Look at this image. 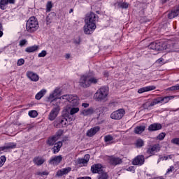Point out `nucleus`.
<instances>
[{
  "mask_svg": "<svg viewBox=\"0 0 179 179\" xmlns=\"http://www.w3.org/2000/svg\"><path fill=\"white\" fill-rule=\"evenodd\" d=\"M61 101H69L71 103L73 107H76L79 104V97L76 95L72 94H65L59 98H56L52 101V104H55L56 106L52 109L49 115L48 120L50 121H54L57 117H58V113H59V104H61Z\"/></svg>",
  "mask_w": 179,
  "mask_h": 179,
  "instance_id": "f257e3e1",
  "label": "nucleus"
},
{
  "mask_svg": "<svg viewBox=\"0 0 179 179\" xmlns=\"http://www.w3.org/2000/svg\"><path fill=\"white\" fill-rule=\"evenodd\" d=\"M99 17L94 13H90L88 16L85 18V24L84 26V33L85 34H92L94 30H96Z\"/></svg>",
  "mask_w": 179,
  "mask_h": 179,
  "instance_id": "f03ea898",
  "label": "nucleus"
},
{
  "mask_svg": "<svg viewBox=\"0 0 179 179\" xmlns=\"http://www.w3.org/2000/svg\"><path fill=\"white\" fill-rule=\"evenodd\" d=\"M98 82L99 79L97 78L88 73L80 76L78 83L80 87L87 89V87H90L92 85H96Z\"/></svg>",
  "mask_w": 179,
  "mask_h": 179,
  "instance_id": "7ed1b4c3",
  "label": "nucleus"
},
{
  "mask_svg": "<svg viewBox=\"0 0 179 179\" xmlns=\"http://www.w3.org/2000/svg\"><path fill=\"white\" fill-rule=\"evenodd\" d=\"M177 96H159L152 100L151 103L148 106H143L145 110H150L151 107L157 106V104H166L170 100H173Z\"/></svg>",
  "mask_w": 179,
  "mask_h": 179,
  "instance_id": "20e7f679",
  "label": "nucleus"
},
{
  "mask_svg": "<svg viewBox=\"0 0 179 179\" xmlns=\"http://www.w3.org/2000/svg\"><path fill=\"white\" fill-rule=\"evenodd\" d=\"M68 120L72 121V118L69 115V112L67 110H63L62 115L60 118H58L56 122H55V127L59 128V127H66L68 123Z\"/></svg>",
  "mask_w": 179,
  "mask_h": 179,
  "instance_id": "39448f33",
  "label": "nucleus"
},
{
  "mask_svg": "<svg viewBox=\"0 0 179 179\" xmlns=\"http://www.w3.org/2000/svg\"><path fill=\"white\" fill-rule=\"evenodd\" d=\"M38 20L34 16L30 17L26 24V29L28 33H34L38 30Z\"/></svg>",
  "mask_w": 179,
  "mask_h": 179,
  "instance_id": "423d86ee",
  "label": "nucleus"
},
{
  "mask_svg": "<svg viewBox=\"0 0 179 179\" xmlns=\"http://www.w3.org/2000/svg\"><path fill=\"white\" fill-rule=\"evenodd\" d=\"M108 96V87H101L99 88L94 94L95 100L97 101H103L107 100Z\"/></svg>",
  "mask_w": 179,
  "mask_h": 179,
  "instance_id": "0eeeda50",
  "label": "nucleus"
},
{
  "mask_svg": "<svg viewBox=\"0 0 179 179\" xmlns=\"http://www.w3.org/2000/svg\"><path fill=\"white\" fill-rule=\"evenodd\" d=\"M125 115V110L120 108L110 114V118L112 120H121L122 117Z\"/></svg>",
  "mask_w": 179,
  "mask_h": 179,
  "instance_id": "6e6552de",
  "label": "nucleus"
},
{
  "mask_svg": "<svg viewBox=\"0 0 179 179\" xmlns=\"http://www.w3.org/2000/svg\"><path fill=\"white\" fill-rule=\"evenodd\" d=\"M148 47L150 50H155V51H163V50H166V48H167L166 45H162V43H160V42L151 43Z\"/></svg>",
  "mask_w": 179,
  "mask_h": 179,
  "instance_id": "1a4fd4ad",
  "label": "nucleus"
},
{
  "mask_svg": "<svg viewBox=\"0 0 179 179\" xmlns=\"http://www.w3.org/2000/svg\"><path fill=\"white\" fill-rule=\"evenodd\" d=\"M61 135H62V131H57L55 136L50 137L47 141L48 145H49V146H54L55 142L61 137Z\"/></svg>",
  "mask_w": 179,
  "mask_h": 179,
  "instance_id": "9d476101",
  "label": "nucleus"
},
{
  "mask_svg": "<svg viewBox=\"0 0 179 179\" xmlns=\"http://www.w3.org/2000/svg\"><path fill=\"white\" fill-rule=\"evenodd\" d=\"M89 160H90V155L89 154H87L84 156L83 158H78L77 159V163L81 167H86V166H87V164L89 163Z\"/></svg>",
  "mask_w": 179,
  "mask_h": 179,
  "instance_id": "9b49d317",
  "label": "nucleus"
},
{
  "mask_svg": "<svg viewBox=\"0 0 179 179\" xmlns=\"http://www.w3.org/2000/svg\"><path fill=\"white\" fill-rule=\"evenodd\" d=\"M108 162L112 166H118V164L122 163V159L118 157L113 155L108 157Z\"/></svg>",
  "mask_w": 179,
  "mask_h": 179,
  "instance_id": "f8f14e48",
  "label": "nucleus"
},
{
  "mask_svg": "<svg viewBox=\"0 0 179 179\" xmlns=\"http://www.w3.org/2000/svg\"><path fill=\"white\" fill-rule=\"evenodd\" d=\"M144 163H145V156L143 155H138L134 159L132 162V164L134 166H142Z\"/></svg>",
  "mask_w": 179,
  "mask_h": 179,
  "instance_id": "ddd939ff",
  "label": "nucleus"
},
{
  "mask_svg": "<svg viewBox=\"0 0 179 179\" xmlns=\"http://www.w3.org/2000/svg\"><path fill=\"white\" fill-rule=\"evenodd\" d=\"M61 162H62V155H57L52 157L50 159L49 164H52V166H58Z\"/></svg>",
  "mask_w": 179,
  "mask_h": 179,
  "instance_id": "4468645a",
  "label": "nucleus"
},
{
  "mask_svg": "<svg viewBox=\"0 0 179 179\" xmlns=\"http://www.w3.org/2000/svg\"><path fill=\"white\" fill-rule=\"evenodd\" d=\"M159 150H160V146L159 145V144H155L148 148L147 153L148 155H150L151 156H153L155 153H157V152H159Z\"/></svg>",
  "mask_w": 179,
  "mask_h": 179,
  "instance_id": "2eb2a0df",
  "label": "nucleus"
},
{
  "mask_svg": "<svg viewBox=\"0 0 179 179\" xmlns=\"http://www.w3.org/2000/svg\"><path fill=\"white\" fill-rule=\"evenodd\" d=\"M91 171L95 174H101L103 173V166L101 164H96L91 167Z\"/></svg>",
  "mask_w": 179,
  "mask_h": 179,
  "instance_id": "dca6fc26",
  "label": "nucleus"
},
{
  "mask_svg": "<svg viewBox=\"0 0 179 179\" xmlns=\"http://www.w3.org/2000/svg\"><path fill=\"white\" fill-rule=\"evenodd\" d=\"M27 76L28 79H29L32 82H38V80L40 79V77H38V75H37V73L33 71H27Z\"/></svg>",
  "mask_w": 179,
  "mask_h": 179,
  "instance_id": "f3484780",
  "label": "nucleus"
},
{
  "mask_svg": "<svg viewBox=\"0 0 179 179\" xmlns=\"http://www.w3.org/2000/svg\"><path fill=\"white\" fill-rule=\"evenodd\" d=\"M156 86L150 85L147 87H143L138 90V93L142 94V93H145L146 92H152V90H155Z\"/></svg>",
  "mask_w": 179,
  "mask_h": 179,
  "instance_id": "a211bd4d",
  "label": "nucleus"
},
{
  "mask_svg": "<svg viewBox=\"0 0 179 179\" xmlns=\"http://www.w3.org/2000/svg\"><path fill=\"white\" fill-rule=\"evenodd\" d=\"M16 143H8L4 146L0 148V153L4 150H9V149H15Z\"/></svg>",
  "mask_w": 179,
  "mask_h": 179,
  "instance_id": "6ab92c4d",
  "label": "nucleus"
},
{
  "mask_svg": "<svg viewBox=\"0 0 179 179\" xmlns=\"http://www.w3.org/2000/svg\"><path fill=\"white\" fill-rule=\"evenodd\" d=\"M71 170H72L71 167L62 169L57 171L56 173V177H62V176H65L68 174V173H70Z\"/></svg>",
  "mask_w": 179,
  "mask_h": 179,
  "instance_id": "aec40b11",
  "label": "nucleus"
},
{
  "mask_svg": "<svg viewBox=\"0 0 179 179\" xmlns=\"http://www.w3.org/2000/svg\"><path fill=\"white\" fill-rule=\"evenodd\" d=\"M80 114L81 115H84V117H88L89 115L94 114V109L93 108L83 109L80 111Z\"/></svg>",
  "mask_w": 179,
  "mask_h": 179,
  "instance_id": "412c9836",
  "label": "nucleus"
},
{
  "mask_svg": "<svg viewBox=\"0 0 179 179\" xmlns=\"http://www.w3.org/2000/svg\"><path fill=\"white\" fill-rule=\"evenodd\" d=\"M99 131H100V127L99 126L94 127V128H91L87 131V136H94V135H96V134H97Z\"/></svg>",
  "mask_w": 179,
  "mask_h": 179,
  "instance_id": "4be33fe9",
  "label": "nucleus"
},
{
  "mask_svg": "<svg viewBox=\"0 0 179 179\" xmlns=\"http://www.w3.org/2000/svg\"><path fill=\"white\" fill-rule=\"evenodd\" d=\"M162 129V124L159 123H154L148 127V131L152 132L153 131H159Z\"/></svg>",
  "mask_w": 179,
  "mask_h": 179,
  "instance_id": "5701e85b",
  "label": "nucleus"
},
{
  "mask_svg": "<svg viewBox=\"0 0 179 179\" xmlns=\"http://www.w3.org/2000/svg\"><path fill=\"white\" fill-rule=\"evenodd\" d=\"M61 148H62V141L55 143V146L52 148L54 155H57L61 150Z\"/></svg>",
  "mask_w": 179,
  "mask_h": 179,
  "instance_id": "b1692460",
  "label": "nucleus"
},
{
  "mask_svg": "<svg viewBox=\"0 0 179 179\" xmlns=\"http://www.w3.org/2000/svg\"><path fill=\"white\" fill-rule=\"evenodd\" d=\"M44 162H45V159H44L43 157H35L33 159V162L34 163V164H36V166H41L42 164H44Z\"/></svg>",
  "mask_w": 179,
  "mask_h": 179,
  "instance_id": "393cba45",
  "label": "nucleus"
},
{
  "mask_svg": "<svg viewBox=\"0 0 179 179\" xmlns=\"http://www.w3.org/2000/svg\"><path fill=\"white\" fill-rule=\"evenodd\" d=\"M59 94V88H56L55 90L50 94L48 99L50 101L52 102V100H55V97H57Z\"/></svg>",
  "mask_w": 179,
  "mask_h": 179,
  "instance_id": "a878e982",
  "label": "nucleus"
},
{
  "mask_svg": "<svg viewBox=\"0 0 179 179\" xmlns=\"http://www.w3.org/2000/svg\"><path fill=\"white\" fill-rule=\"evenodd\" d=\"M179 15V6L177 7L176 9L172 10L169 15V19H174V17H177Z\"/></svg>",
  "mask_w": 179,
  "mask_h": 179,
  "instance_id": "bb28decb",
  "label": "nucleus"
},
{
  "mask_svg": "<svg viewBox=\"0 0 179 179\" xmlns=\"http://www.w3.org/2000/svg\"><path fill=\"white\" fill-rule=\"evenodd\" d=\"M57 16V14L55 12H52L48 14L46 17L47 24H51L52 23V20Z\"/></svg>",
  "mask_w": 179,
  "mask_h": 179,
  "instance_id": "cd10ccee",
  "label": "nucleus"
},
{
  "mask_svg": "<svg viewBox=\"0 0 179 179\" xmlns=\"http://www.w3.org/2000/svg\"><path fill=\"white\" fill-rule=\"evenodd\" d=\"M145 129H146L145 126H137L134 128V133H136V135H141V134L145 131Z\"/></svg>",
  "mask_w": 179,
  "mask_h": 179,
  "instance_id": "c85d7f7f",
  "label": "nucleus"
},
{
  "mask_svg": "<svg viewBox=\"0 0 179 179\" xmlns=\"http://www.w3.org/2000/svg\"><path fill=\"white\" fill-rule=\"evenodd\" d=\"M47 93V90L45 89L41 90L39 92H38L36 96L35 99L36 100H41L42 97H44V95Z\"/></svg>",
  "mask_w": 179,
  "mask_h": 179,
  "instance_id": "c756f323",
  "label": "nucleus"
},
{
  "mask_svg": "<svg viewBox=\"0 0 179 179\" xmlns=\"http://www.w3.org/2000/svg\"><path fill=\"white\" fill-rule=\"evenodd\" d=\"M37 50H38V45H33V46H29V47H27L26 49H25V52H34L36 51H37Z\"/></svg>",
  "mask_w": 179,
  "mask_h": 179,
  "instance_id": "7c9ffc66",
  "label": "nucleus"
},
{
  "mask_svg": "<svg viewBox=\"0 0 179 179\" xmlns=\"http://www.w3.org/2000/svg\"><path fill=\"white\" fill-rule=\"evenodd\" d=\"M28 115L31 118H36V117H37V115H38V113H37V111L34 110H29L28 113Z\"/></svg>",
  "mask_w": 179,
  "mask_h": 179,
  "instance_id": "2f4dec72",
  "label": "nucleus"
},
{
  "mask_svg": "<svg viewBox=\"0 0 179 179\" xmlns=\"http://www.w3.org/2000/svg\"><path fill=\"white\" fill-rule=\"evenodd\" d=\"M6 5H8V0H1L0 8H1L3 10H5V9H6Z\"/></svg>",
  "mask_w": 179,
  "mask_h": 179,
  "instance_id": "473e14b6",
  "label": "nucleus"
},
{
  "mask_svg": "<svg viewBox=\"0 0 179 179\" xmlns=\"http://www.w3.org/2000/svg\"><path fill=\"white\" fill-rule=\"evenodd\" d=\"M79 110L80 109L78 107L71 108L70 109V113H69L70 117H71V115H73L74 114H76V113H79Z\"/></svg>",
  "mask_w": 179,
  "mask_h": 179,
  "instance_id": "72a5a7b5",
  "label": "nucleus"
},
{
  "mask_svg": "<svg viewBox=\"0 0 179 179\" xmlns=\"http://www.w3.org/2000/svg\"><path fill=\"white\" fill-rule=\"evenodd\" d=\"M117 5L122 9H128V6H129V4L127 2H119Z\"/></svg>",
  "mask_w": 179,
  "mask_h": 179,
  "instance_id": "f704fd0d",
  "label": "nucleus"
},
{
  "mask_svg": "<svg viewBox=\"0 0 179 179\" xmlns=\"http://www.w3.org/2000/svg\"><path fill=\"white\" fill-rule=\"evenodd\" d=\"M143 145H145L143 140H142L141 138L136 140V148H142V146H143Z\"/></svg>",
  "mask_w": 179,
  "mask_h": 179,
  "instance_id": "c9c22d12",
  "label": "nucleus"
},
{
  "mask_svg": "<svg viewBox=\"0 0 179 179\" xmlns=\"http://www.w3.org/2000/svg\"><path fill=\"white\" fill-rule=\"evenodd\" d=\"M114 138L111 135H107L104 136V142L106 143H110L111 141H113Z\"/></svg>",
  "mask_w": 179,
  "mask_h": 179,
  "instance_id": "e433bc0d",
  "label": "nucleus"
},
{
  "mask_svg": "<svg viewBox=\"0 0 179 179\" xmlns=\"http://www.w3.org/2000/svg\"><path fill=\"white\" fill-rule=\"evenodd\" d=\"M51 9H52V2L48 1L46 4V12H51Z\"/></svg>",
  "mask_w": 179,
  "mask_h": 179,
  "instance_id": "4c0bfd02",
  "label": "nucleus"
},
{
  "mask_svg": "<svg viewBox=\"0 0 179 179\" xmlns=\"http://www.w3.org/2000/svg\"><path fill=\"white\" fill-rule=\"evenodd\" d=\"M5 162H6V157L3 155L0 157V167H2L5 164Z\"/></svg>",
  "mask_w": 179,
  "mask_h": 179,
  "instance_id": "58836bf2",
  "label": "nucleus"
},
{
  "mask_svg": "<svg viewBox=\"0 0 179 179\" xmlns=\"http://www.w3.org/2000/svg\"><path fill=\"white\" fill-rule=\"evenodd\" d=\"M168 90H171V92L179 90V84H176L174 86L170 87L169 88H168Z\"/></svg>",
  "mask_w": 179,
  "mask_h": 179,
  "instance_id": "ea45409f",
  "label": "nucleus"
},
{
  "mask_svg": "<svg viewBox=\"0 0 179 179\" xmlns=\"http://www.w3.org/2000/svg\"><path fill=\"white\" fill-rule=\"evenodd\" d=\"M45 55H47V51L42 50L41 52H40L38 55V58H44V57H45Z\"/></svg>",
  "mask_w": 179,
  "mask_h": 179,
  "instance_id": "a19ab883",
  "label": "nucleus"
},
{
  "mask_svg": "<svg viewBox=\"0 0 179 179\" xmlns=\"http://www.w3.org/2000/svg\"><path fill=\"white\" fill-rule=\"evenodd\" d=\"M171 143H173V145H178V146H179V138H173L171 141Z\"/></svg>",
  "mask_w": 179,
  "mask_h": 179,
  "instance_id": "79ce46f5",
  "label": "nucleus"
},
{
  "mask_svg": "<svg viewBox=\"0 0 179 179\" xmlns=\"http://www.w3.org/2000/svg\"><path fill=\"white\" fill-rule=\"evenodd\" d=\"M164 138H166V133H161L157 136V139H159V141H163Z\"/></svg>",
  "mask_w": 179,
  "mask_h": 179,
  "instance_id": "37998d69",
  "label": "nucleus"
},
{
  "mask_svg": "<svg viewBox=\"0 0 179 179\" xmlns=\"http://www.w3.org/2000/svg\"><path fill=\"white\" fill-rule=\"evenodd\" d=\"M99 179H107L108 178V176H107V173H100Z\"/></svg>",
  "mask_w": 179,
  "mask_h": 179,
  "instance_id": "c03bdc74",
  "label": "nucleus"
},
{
  "mask_svg": "<svg viewBox=\"0 0 179 179\" xmlns=\"http://www.w3.org/2000/svg\"><path fill=\"white\" fill-rule=\"evenodd\" d=\"M27 44V40L26 39H22L20 41L19 45L20 47H23Z\"/></svg>",
  "mask_w": 179,
  "mask_h": 179,
  "instance_id": "a18cd8bd",
  "label": "nucleus"
},
{
  "mask_svg": "<svg viewBox=\"0 0 179 179\" xmlns=\"http://www.w3.org/2000/svg\"><path fill=\"white\" fill-rule=\"evenodd\" d=\"M24 64V59H20L17 60V66H22Z\"/></svg>",
  "mask_w": 179,
  "mask_h": 179,
  "instance_id": "49530a36",
  "label": "nucleus"
},
{
  "mask_svg": "<svg viewBox=\"0 0 179 179\" xmlns=\"http://www.w3.org/2000/svg\"><path fill=\"white\" fill-rule=\"evenodd\" d=\"M173 170H174V166H170V168L167 169L166 174H170V173H173Z\"/></svg>",
  "mask_w": 179,
  "mask_h": 179,
  "instance_id": "de8ad7c7",
  "label": "nucleus"
},
{
  "mask_svg": "<svg viewBox=\"0 0 179 179\" xmlns=\"http://www.w3.org/2000/svg\"><path fill=\"white\" fill-rule=\"evenodd\" d=\"M169 159V157H159V159H158V163L159 162H162V160H168Z\"/></svg>",
  "mask_w": 179,
  "mask_h": 179,
  "instance_id": "09e8293b",
  "label": "nucleus"
},
{
  "mask_svg": "<svg viewBox=\"0 0 179 179\" xmlns=\"http://www.w3.org/2000/svg\"><path fill=\"white\" fill-rule=\"evenodd\" d=\"M3 36V32L2 31V24L0 23V37Z\"/></svg>",
  "mask_w": 179,
  "mask_h": 179,
  "instance_id": "8fccbe9b",
  "label": "nucleus"
},
{
  "mask_svg": "<svg viewBox=\"0 0 179 179\" xmlns=\"http://www.w3.org/2000/svg\"><path fill=\"white\" fill-rule=\"evenodd\" d=\"M82 107H84V108H87V107H89V103H82Z\"/></svg>",
  "mask_w": 179,
  "mask_h": 179,
  "instance_id": "3c124183",
  "label": "nucleus"
},
{
  "mask_svg": "<svg viewBox=\"0 0 179 179\" xmlns=\"http://www.w3.org/2000/svg\"><path fill=\"white\" fill-rule=\"evenodd\" d=\"M77 179H92V178H90L89 176H84V177H80Z\"/></svg>",
  "mask_w": 179,
  "mask_h": 179,
  "instance_id": "603ef678",
  "label": "nucleus"
},
{
  "mask_svg": "<svg viewBox=\"0 0 179 179\" xmlns=\"http://www.w3.org/2000/svg\"><path fill=\"white\" fill-rule=\"evenodd\" d=\"M157 64H162L163 62V58H159L157 60Z\"/></svg>",
  "mask_w": 179,
  "mask_h": 179,
  "instance_id": "864d4df0",
  "label": "nucleus"
},
{
  "mask_svg": "<svg viewBox=\"0 0 179 179\" xmlns=\"http://www.w3.org/2000/svg\"><path fill=\"white\" fill-rule=\"evenodd\" d=\"M65 58L66 59H69V58H71V55L69 53L66 54Z\"/></svg>",
  "mask_w": 179,
  "mask_h": 179,
  "instance_id": "5fc2aeb1",
  "label": "nucleus"
},
{
  "mask_svg": "<svg viewBox=\"0 0 179 179\" xmlns=\"http://www.w3.org/2000/svg\"><path fill=\"white\" fill-rule=\"evenodd\" d=\"M134 166H129L128 169H127V171H133L134 170Z\"/></svg>",
  "mask_w": 179,
  "mask_h": 179,
  "instance_id": "6e6d98bb",
  "label": "nucleus"
},
{
  "mask_svg": "<svg viewBox=\"0 0 179 179\" xmlns=\"http://www.w3.org/2000/svg\"><path fill=\"white\" fill-rule=\"evenodd\" d=\"M48 172H47V171H43V172H42V176H48Z\"/></svg>",
  "mask_w": 179,
  "mask_h": 179,
  "instance_id": "4d7b16f0",
  "label": "nucleus"
},
{
  "mask_svg": "<svg viewBox=\"0 0 179 179\" xmlns=\"http://www.w3.org/2000/svg\"><path fill=\"white\" fill-rule=\"evenodd\" d=\"M8 3H15V0H8Z\"/></svg>",
  "mask_w": 179,
  "mask_h": 179,
  "instance_id": "13d9d810",
  "label": "nucleus"
},
{
  "mask_svg": "<svg viewBox=\"0 0 179 179\" xmlns=\"http://www.w3.org/2000/svg\"><path fill=\"white\" fill-rule=\"evenodd\" d=\"M36 176H43V172H40V171L36 172Z\"/></svg>",
  "mask_w": 179,
  "mask_h": 179,
  "instance_id": "bf43d9fd",
  "label": "nucleus"
},
{
  "mask_svg": "<svg viewBox=\"0 0 179 179\" xmlns=\"http://www.w3.org/2000/svg\"><path fill=\"white\" fill-rule=\"evenodd\" d=\"M104 76H106V77L108 76V73H105Z\"/></svg>",
  "mask_w": 179,
  "mask_h": 179,
  "instance_id": "052dcab7",
  "label": "nucleus"
},
{
  "mask_svg": "<svg viewBox=\"0 0 179 179\" xmlns=\"http://www.w3.org/2000/svg\"><path fill=\"white\" fill-rule=\"evenodd\" d=\"M72 12H73V10L71 8L70 9L69 13H72Z\"/></svg>",
  "mask_w": 179,
  "mask_h": 179,
  "instance_id": "680f3d73",
  "label": "nucleus"
},
{
  "mask_svg": "<svg viewBox=\"0 0 179 179\" xmlns=\"http://www.w3.org/2000/svg\"><path fill=\"white\" fill-rule=\"evenodd\" d=\"M166 157H168V159H171V155H169V156H166Z\"/></svg>",
  "mask_w": 179,
  "mask_h": 179,
  "instance_id": "e2e57ef3",
  "label": "nucleus"
},
{
  "mask_svg": "<svg viewBox=\"0 0 179 179\" xmlns=\"http://www.w3.org/2000/svg\"><path fill=\"white\" fill-rule=\"evenodd\" d=\"M169 1H173V0H165V1H164V3L169 2Z\"/></svg>",
  "mask_w": 179,
  "mask_h": 179,
  "instance_id": "0e129e2a",
  "label": "nucleus"
},
{
  "mask_svg": "<svg viewBox=\"0 0 179 179\" xmlns=\"http://www.w3.org/2000/svg\"><path fill=\"white\" fill-rule=\"evenodd\" d=\"M1 100H2V98H1V96H0V101H1Z\"/></svg>",
  "mask_w": 179,
  "mask_h": 179,
  "instance_id": "69168bd1",
  "label": "nucleus"
}]
</instances>
